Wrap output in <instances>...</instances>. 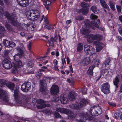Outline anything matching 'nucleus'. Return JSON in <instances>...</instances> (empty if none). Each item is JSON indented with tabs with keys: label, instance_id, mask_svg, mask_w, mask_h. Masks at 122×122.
Wrapping results in <instances>:
<instances>
[{
	"label": "nucleus",
	"instance_id": "obj_59",
	"mask_svg": "<svg viewBox=\"0 0 122 122\" xmlns=\"http://www.w3.org/2000/svg\"><path fill=\"white\" fill-rule=\"evenodd\" d=\"M4 2L5 4L8 5L10 3V0H4Z\"/></svg>",
	"mask_w": 122,
	"mask_h": 122
},
{
	"label": "nucleus",
	"instance_id": "obj_50",
	"mask_svg": "<svg viewBox=\"0 0 122 122\" xmlns=\"http://www.w3.org/2000/svg\"><path fill=\"white\" fill-rule=\"evenodd\" d=\"M27 65L29 66L30 67H32L33 66V61L31 60H29L27 62Z\"/></svg>",
	"mask_w": 122,
	"mask_h": 122
},
{
	"label": "nucleus",
	"instance_id": "obj_60",
	"mask_svg": "<svg viewBox=\"0 0 122 122\" xmlns=\"http://www.w3.org/2000/svg\"><path fill=\"white\" fill-rule=\"evenodd\" d=\"M51 79V78L49 77H46V78L45 80H44L46 81V83L49 82V83L50 82V80Z\"/></svg>",
	"mask_w": 122,
	"mask_h": 122
},
{
	"label": "nucleus",
	"instance_id": "obj_2",
	"mask_svg": "<svg viewBox=\"0 0 122 122\" xmlns=\"http://www.w3.org/2000/svg\"><path fill=\"white\" fill-rule=\"evenodd\" d=\"M40 16L39 12L37 10H29L27 12L26 16L29 19L32 20H37Z\"/></svg>",
	"mask_w": 122,
	"mask_h": 122
},
{
	"label": "nucleus",
	"instance_id": "obj_49",
	"mask_svg": "<svg viewBox=\"0 0 122 122\" xmlns=\"http://www.w3.org/2000/svg\"><path fill=\"white\" fill-rule=\"evenodd\" d=\"M111 61V58L110 57L108 58L105 61L104 64L105 66H107V65H109Z\"/></svg>",
	"mask_w": 122,
	"mask_h": 122
},
{
	"label": "nucleus",
	"instance_id": "obj_9",
	"mask_svg": "<svg viewBox=\"0 0 122 122\" xmlns=\"http://www.w3.org/2000/svg\"><path fill=\"white\" fill-rule=\"evenodd\" d=\"M22 62H17L14 64V66L11 72L13 73H16L18 72L20 69V66L22 65Z\"/></svg>",
	"mask_w": 122,
	"mask_h": 122
},
{
	"label": "nucleus",
	"instance_id": "obj_3",
	"mask_svg": "<svg viewBox=\"0 0 122 122\" xmlns=\"http://www.w3.org/2000/svg\"><path fill=\"white\" fill-rule=\"evenodd\" d=\"M85 27L87 28H90L91 27L92 28L94 29V28L93 26H94L95 27L98 28V25L97 23H98V24L99 25L100 24V20L98 19L97 21V22H95L94 21H92L91 22L89 20H86L85 22Z\"/></svg>",
	"mask_w": 122,
	"mask_h": 122
},
{
	"label": "nucleus",
	"instance_id": "obj_5",
	"mask_svg": "<svg viewBox=\"0 0 122 122\" xmlns=\"http://www.w3.org/2000/svg\"><path fill=\"white\" fill-rule=\"evenodd\" d=\"M110 86L108 83L107 82L103 83L101 86V91L105 94H109L110 93Z\"/></svg>",
	"mask_w": 122,
	"mask_h": 122
},
{
	"label": "nucleus",
	"instance_id": "obj_52",
	"mask_svg": "<svg viewBox=\"0 0 122 122\" xmlns=\"http://www.w3.org/2000/svg\"><path fill=\"white\" fill-rule=\"evenodd\" d=\"M59 98L58 97L56 96L53 98L52 100L53 102H56L59 101Z\"/></svg>",
	"mask_w": 122,
	"mask_h": 122
},
{
	"label": "nucleus",
	"instance_id": "obj_8",
	"mask_svg": "<svg viewBox=\"0 0 122 122\" xmlns=\"http://www.w3.org/2000/svg\"><path fill=\"white\" fill-rule=\"evenodd\" d=\"M36 102L38 104L37 108L38 109H41L46 107H49L50 105L49 104H46V102L41 99H39L36 101Z\"/></svg>",
	"mask_w": 122,
	"mask_h": 122
},
{
	"label": "nucleus",
	"instance_id": "obj_32",
	"mask_svg": "<svg viewBox=\"0 0 122 122\" xmlns=\"http://www.w3.org/2000/svg\"><path fill=\"white\" fill-rule=\"evenodd\" d=\"M94 40H96L98 41L97 42H98V41H100L102 39V36L98 34L94 35Z\"/></svg>",
	"mask_w": 122,
	"mask_h": 122
},
{
	"label": "nucleus",
	"instance_id": "obj_10",
	"mask_svg": "<svg viewBox=\"0 0 122 122\" xmlns=\"http://www.w3.org/2000/svg\"><path fill=\"white\" fill-rule=\"evenodd\" d=\"M31 86L30 82H27L24 83L21 85V90L24 92H27L30 89Z\"/></svg>",
	"mask_w": 122,
	"mask_h": 122
},
{
	"label": "nucleus",
	"instance_id": "obj_44",
	"mask_svg": "<svg viewBox=\"0 0 122 122\" xmlns=\"http://www.w3.org/2000/svg\"><path fill=\"white\" fill-rule=\"evenodd\" d=\"M5 26L9 31L11 32L12 31L13 29L10 25L8 24H6Z\"/></svg>",
	"mask_w": 122,
	"mask_h": 122
},
{
	"label": "nucleus",
	"instance_id": "obj_64",
	"mask_svg": "<svg viewBox=\"0 0 122 122\" xmlns=\"http://www.w3.org/2000/svg\"><path fill=\"white\" fill-rule=\"evenodd\" d=\"M32 46V44L31 42H30L28 46V48L29 50L30 51L31 50V47Z\"/></svg>",
	"mask_w": 122,
	"mask_h": 122
},
{
	"label": "nucleus",
	"instance_id": "obj_39",
	"mask_svg": "<svg viewBox=\"0 0 122 122\" xmlns=\"http://www.w3.org/2000/svg\"><path fill=\"white\" fill-rule=\"evenodd\" d=\"M81 5L82 7H83L86 8L88 7H89V4L85 2H82L81 4Z\"/></svg>",
	"mask_w": 122,
	"mask_h": 122
},
{
	"label": "nucleus",
	"instance_id": "obj_31",
	"mask_svg": "<svg viewBox=\"0 0 122 122\" xmlns=\"http://www.w3.org/2000/svg\"><path fill=\"white\" fill-rule=\"evenodd\" d=\"M81 31L82 34L84 35H86L87 34L89 33L90 32V31L88 29H82L81 30Z\"/></svg>",
	"mask_w": 122,
	"mask_h": 122
},
{
	"label": "nucleus",
	"instance_id": "obj_1",
	"mask_svg": "<svg viewBox=\"0 0 122 122\" xmlns=\"http://www.w3.org/2000/svg\"><path fill=\"white\" fill-rule=\"evenodd\" d=\"M19 92L17 89L14 90V97L16 102L18 104H21L23 101H25L26 103H29L30 98L29 95H22L20 96H19Z\"/></svg>",
	"mask_w": 122,
	"mask_h": 122
},
{
	"label": "nucleus",
	"instance_id": "obj_25",
	"mask_svg": "<svg viewBox=\"0 0 122 122\" xmlns=\"http://www.w3.org/2000/svg\"><path fill=\"white\" fill-rule=\"evenodd\" d=\"M6 85L11 90L14 89L15 86L14 83L11 82H7Z\"/></svg>",
	"mask_w": 122,
	"mask_h": 122
},
{
	"label": "nucleus",
	"instance_id": "obj_6",
	"mask_svg": "<svg viewBox=\"0 0 122 122\" xmlns=\"http://www.w3.org/2000/svg\"><path fill=\"white\" fill-rule=\"evenodd\" d=\"M84 51L87 55H92L95 53L94 49L92 46L86 44L84 45Z\"/></svg>",
	"mask_w": 122,
	"mask_h": 122
},
{
	"label": "nucleus",
	"instance_id": "obj_58",
	"mask_svg": "<svg viewBox=\"0 0 122 122\" xmlns=\"http://www.w3.org/2000/svg\"><path fill=\"white\" fill-rule=\"evenodd\" d=\"M55 117H60V118H61V115L58 112L56 113L55 114Z\"/></svg>",
	"mask_w": 122,
	"mask_h": 122
},
{
	"label": "nucleus",
	"instance_id": "obj_51",
	"mask_svg": "<svg viewBox=\"0 0 122 122\" xmlns=\"http://www.w3.org/2000/svg\"><path fill=\"white\" fill-rule=\"evenodd\" d=\"M90 17L91 19L94 20L97 19L98 17L95 15L94 14L92 13L91 14Z\"/></svg>",
	"mask_w": 122,
	"mask_h": 122
},
{
	"label": "nucleus",
	"instance_id": "obj_33",
	"mask_svg": "<svg viewBox=\"0 0 122 122\" xmlns=\"http://www.w3.org/2000/svg\"><path fill=\"white\" fill-rule=\"evenodd\" d=\"M4 15L6 18H7L8 19L9 21L13 17V16H11L10 14L7 11L5 12Z\"/></svg>",
	"mask_w": 122,
	"mask_h": 122
},
{
	"label": "nucleus",
	"instance_id": "obj_57",
	"mask_svg": "<svg viewBox=\"0 0 122 122\" xmlns=\"http://www.w3.org/2000/svg\"><path fill=\"white\" fill-rule=\"evenodd\" d=\"M44 112L46 114L51 113V111L50 110L47 109H45L44 111Z\"/></svg>",
	"mask_w": 122,
	"mask_h": 122
},
{
	"label": "nucleus",
	"instance_id": "obj_43",
	"mask_svg": "<svg viewBox=\"0 0 122 122\" xmlns=\"http://www.w3.org/2000/svg\"><path fill=\"white\" fill-rule=\"evenodd\" d=\"M88 62V61H86L85 58L81 60L80 63L82 65L86 66L89 64Z\"/></svg>",
	"mask_w": 122,
	"mask_h": 122
},
{
	"label": "nucleus",
	"instance_id": "obj_53",
	"mask_svg": "<svg viewBox=\"0 0 122 122\" xmlns=\"http://www.w3.org/2000/svg\"><path fill=\"white\" fill-rule=\"evenodd\" d=\"M75 19L76 20H82L84 19L83 17L81 16H76L75 18Z\"/></svg>",
	"mask_w": 122,
	"mask_h": 122
},
{
	"label": "nucleus",
	"instance_id": "obj_12",
	"mask_svg": "<svg viewBox=\"0 0 122 122\" xmlns=\"http://www.w3.org/2000/svg\"><path fill=\"white\" fill-rule=\"evenodd\" d=\"M50 92L51 94L52 95H57L59 92V88L58 86L56 85L52 86L51 88Z\"/></svg>",
	"mask_w": 122,
	"mask_h": 122
},
{
	"label": "nucleus",
	"instance_id": "obj_48",
	"mask_svg": "<svg viewBox=\"0 0 122 122\" xmlns=\"http://www.w3.org/2000/svg\"><path fill=\"white\" fill-rule=\"evenodd\" d=\"M91 9L93 12L95 13L97 12V9L96 6L93 5L91 7Z\"/></svg>",
	"mask_w": 122,
	"mask_h": 122
},
{
	"label": "nucleus",
	"instance_id": "obj_7",
	"mask_svg": "<svg viewBox=\"0 0 122 122\" xmlns=\"http://www.w3.org/2000/svg\"><path fill=\"white\" fill-rule=\"evenodd\" d=\"M16 49L17 50L19 51V52L14 56V59L15 61L14 62V64H15V63L17 62H21L19 59L23 54V51L21 50L20 49L19 47H17Z\"/></svg>",
	"mask_w": 122,
	"mask_h": 122
},
{
	"label": "nucleus",
	"instance_id": "obj_34",
	"mask_svg": "<svg viewBox=\"0 0 122 122\" xmlns=\"http://www.w3.org/2000/svg\"><path fill=\"white\" fill-rule=\"evenodd\" d=\"M85 59L87 61H88V64H89L92 60L93 56L91 55H88L87 57Z\"/></svg>",
	"mask_w": 122,
	"mask_h": 122
},
{
	"label": "nucleus",
	"instance_id": "obj_27",
	"mask_svg": "<svg viewBox=\"0 0 122 122\" xmlns=\"http://www.w3.org/2000/svg\"><path fill=\"white\" fill-rule=\"evenodd\" d=\"M93 109H95L98 115L102 113V110L101 108L100 107L98 106V107H96V106H94L92 107Z\"/></svg>",
	"mask_w": 122,
	"mask_h": 122
},
{
	"label": "nucleus",
	"instance_id": "obj_62",
	"mask_svg": "<svg viewBox=\"0 0 122 122\" xmlns=\"http://www.w3.org/2000/svg\"><path fill=\"white\" fill-rule=\"evenodd\" d=\"M46 28L48 30H51V25L48 24L46 25L45 26Z\"/></svg>",
	"mask_w": 122,
	"mask_h": 122
},
{
	"label": "nucleus",
	"instance_id": "obj_23",
	"mask_svg": "<svg viewBox=\"0 0 122 122\" xmlns=\"http://www.w3.org/2000/svg\"><path fill=\"white\" fill-rule=\"evenodd\" d=\"M95 67V66L94 65H92L90 66L87 71V75L89 76L92 75L93 70Z\"/></svg>",
	"mask_w": 122,
	"mask_h": 122
},
{
	"label": "nucleus",
	"instance_id": "obj_35",
	"mask_svg": "<svg viewBox=\"0 0 122 122\" xmlns=\"http://www.w3.org/2000/svg\"><path fill=\"white\" fill-rule=\"evenodd\" d=\"M29 4V2L28 0H24L19 5L23 7H25L27 6Z\"/></svg>",
	"mask_w": 122,
	"mask_h": 122
},
{
	"label": "nucleus",
	"instance_id": "obj_36",
	"mask_svg": "<svg viewBox=\"0 0 122 122\" xmlns=\"http://www.w3.org/2000/svg\"><path fill=\"white\" fill-rule=\"evenodd\" d=\"M83 44L82 43H78L77 46V50L79 51H80L83 50Z\"/></svg>",
	"mask_w": 122,
	"mask_h": 122
},
{
	"label": "nucleus",
	"instance_id": "obj_24",
	"mask_svg": "<svg viewBox=\"0 0 122 122\" xmlns=\"http://www.w3.org/2000/svg\"><path fill=\"white\" fill-rule=\"evenodd\" d=\"M100 3L102 5L104 8H106L108 10H109V9L106 3L104 0H100Z\"/></svg>",
	"mask_w": 122,
	"mask_h": 122
},
{
	"label": "nucleus",
	"instance_id": "obj_46",
	"mask_svg": "<svg viewBox=\"0 0 122 122\" xmlns=\"http://www.w3.org/2000/svg\"><path fill=\"white\" fill-rule=\"evenodd\" d=\"M108 72V71L107 69H103L102 71V74L104 76H106Z\"/></svg>",
	"mask_w": 122,
	"mask_h": 122
},
{
	"label": "nucleus",
	"instance_id": "obj_41",
	"mask_svg": "<svg viewBox=\"0 0 122 122\" xmlns=\"http://www.w3.org/2000/svg\"><path fill=\"white\" fill-rule=\"evenodd\" d=\"M40 86H46L47 83H46V81L44 80H41L40 81Z\"/></svg>",
	"mask_w": 122,
	"mask_h": 122
},
{
	"label": "nucleus",
	"instance_id": "obj_21",
	"mask_svg": "<svg viewBox=\"0 0 122 122\" xmlns=\"http://www.w3.org/2000/svg\"><path fill=\"white\" fill-rule=\"evenodd\" d=\"M84 37L87 38V41L89 42H91L94 40V35L91 34H88L84 36Z\"/></svg>",
	"mask_w": 122,
	"mask_h": 122
},
{
	"label": "nucleus",
	"instance_id": "obj_30",
	"mask_svg": "<svg viewBox=\"0 0 122 122\" xmlns=\"http://www.w3.org/2000/svg\"><path fill=\"white\" fill-rule=\"evenodd\" d=\"M5 32V28L2 26H0V36L1 37L3 36Z\"/></svg>",
	"mask_w": 122,
	"mask_h": 122
},
{
	"label": "nucleus",
	"instance_id": "obj_45",
	"mask_svg": "<svg viewBox=\"0 0 122 122\" xmlns=\"http://www.w3.org/2000/svg\"><path fill=\"white\" fill-rule=\"evenodd\" d=\"M46 86H40V91L41 92H45L47 89Z\"/></svg>",
	"mask_w": 122,
	"mask_h": 122
},
{
	"label": "nucleus",
	"instance_id": "obj_14",
	"mask_svg": "<svg viewBox=\"0 0 122 122\" xmlns=\"http://www.w3.org/2000/svg\"><path fill=\"white\" fill-rule=\"evenodd\" d=\"M80 117L81 118L80 119V120L82 121H83L84 119L85 120H90L92 119V117L88 115L86 112L81 113L80 115Z\"/></svg>",
	"mask_w": 122,
	"mask_h": 122
},
{
	"label": "nucleus",
	"instance_id": "obj_38",
	"mask_svg": "<svg viewBox=\"0 0 122 122\" xmlns=\"http://www.w3.org/2000/svg\"><path fill=\"white\" fill-rule=\"evenodd\" d=\"M51 2L49 1H45L44 5H45L46 8V9L48 10L49 9V7L48 6H49L51 5Z\"/></svg>",
	"mask_w": 122,
	"mask_h": 122
},
{
	"label": "nucleus",
	"instance_id": "obj_28",
	"mask_svg": "<svg viewBox=\"0 0 122 122\" xmlns=\"http://www.w3.org/2000/svg\"><path fill=\"white\" fill-rule=\"evenodd\" d=\"M8 81L4 79H0V87L4 86L6 85Z\"/></svg>",
	"mask_w": 122,
	"mask_h": 122
},
{
	"label": "nucleus",
	"instance_id": "obj_16",
	"mask_svg": "<svg viewBox=\"0 0 122 122\" xmlns=\"http://www.w3.org/2000/svg\"><path fill=\"white\" fill-rule=\"evenodd\" d=\"M118 112L115 114V116L116 119H122V108H120L118 109Z\"/></svg>",
	"mask_w": 122,
	"mask_h": 122
},
{
	"label": "nucleus",
	"instance_id": "obj_17",
	"mask_svg": "<svg viewBox=\"0 0 122 122\" xmlns=\"http://www.w3.org/2000/svg\"><path fill=\"white\" fill-rule=\"evenodd\" d=\"M9 22L12 25L15 27H17L20 25L19 23L17 21L16 19L14 17H13V18L11 19Z\"/></svg>",
	"mask_w": 122,
	"mask_h": 122
},
{
	"label": "nucleus",
	"instance_id": "obj_55",
	"mask_svg": "<svg viewBox=\"0 0 122 122\" xmlns=\"http://www.w3.org/2000/svg\"><path fill=\"white\" fill-rule=\"evenodd\" d=\"M116 7L117 9L118 12H121V10L122 8L121 6L117 5H116Z\"/></svg>",
	"mask_w": 122,
	"mask_h": 122
},
{
	"label": "nucleus",
	"instance_id": "obj_13",
	"mask_svg": "<svg viewBox=\"0 0 122 122\" xmlns=\"http://www.w3.org/2000/svg\"><path fill=\"white\" fill-rule=\"evenodd\" d=\"M2 64L4 67L6 69H10L12 67L10 61L9 60L5 59L3 62Z\"/></svg>",
	"mask_w": 122,
	"mask_h": 122
},
{
	"label": "nucleus",
	"instance_id": "obj_22",
	"mask_svg": "<svg viewBox=\"0 0 122 122\" xmlns=\"http://www.w3.org/2000/svg\"><path fill=\"white\" fill-rule=\"evenodd\" d=\"M68 97L70 100L71 101H73L76 99V96L74 92L72 91L69 92Z\"/></svg>",
	"mask_w": 122,
	"mask_h": 122
},
{
	"label": "nucleus",
	"instance_id": "obj_18",
	"mask_svg": "<svg viewBox=\"0 0 122 122\" xmlns=\"http://www.w3.org/2000/svg\"><path fill=\"white\" fill-rule=\"evenodd\" d=\"M82 107L80 102H76L75 104H72L70 106V107L71 108L77 109H80Z\"/></svg>",
	"mask_w": 122,
	"mask_h": 122
},
{
	"label": "nucleus",
	"instance_id": "obj_26",
	"mask_svg": "<svg viewBox=\"0 0 122 122\" xmlns=\"http://www.w3.org/2000/svg\"><path fill=\"white\" fill-rule=\"evenodd\" d=\"M109 5L111 9L114 11L115 10L114 2L112 0H110L109 2Z\"/></svg>",
	"mask_w": 122,
	"mask_h": 122
},
{
	"label": "nucleus",
	"instance_id": "obj_19",
	"mask_svg": "<svg viewBox=\"0 0 122 122\" xmlns=\"http://www.w3.org/2000/svg\"><path fill=\"white\" fill-rule=\"evenodd\" d=\"M94 43L97 46L96 48L97 52L100 51L102 48V43H100L99 42H97L96 41H94Z\"/></svg>",
	"mask_w": 122,
	"mask_h": 122
},
{
	"label": "nucleus",
	"instance_id": "obj_63",
	"mask_svg": "<svg viewBox=\"0 0 122 122\" xmlns=\"http://www.w3.org/2000/svg\"><path fill=\"white\" fill-rule=\"evenodd\" d=\"M10 51L9 50H6L5 51V55L6 56H8L9 54Z\"/></svg>",
	"mask_w": 122,
	"mask_h": 122
},
{
	"label": "nucleus",
	"instance_id": "obj_40",
	"mask_svg": "<svg viewBox=\"0 0 122 122\" xmlns=\"http://www.w3.org/2000/svg\"><path fill=\"white\" fill-rule=\"evenodd\" d=\"M88 9L87 8H82L79 10V12H81L83 14H86L88 12Z\"/></svg>",
	"mask_w": 122,
	"mask_h": 122
},
{
	"label": "nucleus",
	"instance_id": "obj_37",
	"mask_svg": "<svg viewBox=\"0 0 122 122\" xmlns=\"http://www.w3.org/2000/svg\"><path fill=\"white\" fill-rule=\"evenodd\" d=\"M119 82V81L118 77L117 76H116L115 79V80L113 81V83L114 85L116 86V88H118V84Z\"/></svg>",
	"mask_w": 122,
	"mask_h": 122
},
{
	"label": "nucleus",
	"instance_id": "obj_11",
	"mask_svg": "<svg viewBox=\"0 0 122 122\" xmlns=\"http://www.w3.org/2000/svg\"><path fill=\"white\" fill-rule=\"evenodd\" d=\"M0 99L4 102H8L9 100V97L5 95L4 91L1 89H0Z\"/></svg>",
	"mask_w": 122,
	"mask_h": 122
},
{
	"label": "nucleus",
	"instance_id": "obj_29",
	"mask_svg": "<svg viewBox=\"0 0 122 122\" xmlns=\"http://www.w3.org/2000/svg\"><path fill=\"white\" fill-rule=\"evenodd\" d=\"M80 102L82 106H84L88 103V100L87 99H82Z\"/></svg>",
	"mask_w": 122,
	"mask_h": 122
},
{
	"label": "nucleus",
	"instance_id": "obj_54",
	"mask_svg": "<svg viewBox=\"0 0 122 122\" xmlns=\"http://www.w3.org/2000/svg\"><path fill=\"white\" fill-rule=\"evenodd\" d=\"M28 28L29 29V30L30 31H32L34 29V27L33 25H30L28 27Z\"/></svg>",
	"mask_w": 122,
	"mask_h": 122
},
{
	"label": "nucleus",
	"instance_id": "obj_20",
	"mask_svg": "<svg viewBox=\"0 0 122 122\" xmlns=\"http://www.w3.org/2000/svg\"><path fill=\"white\" fill-rule=\"evenodd\" d=\"M60 100L61 103L63 104H66L68 101V99L66 97L65 95L64 96L61 95L60 97Z\"/></svg>",
	"mask_w": 122,
	"mask_h": 122
},
{
	"label": "nucleus",
	"instance_id": "obj_61",
	"mask_svg": "<svg viewBox=\"0 0 122 122\" xmlns=\"http://www.w3.org/2000/svg\"><path fill=\"white\" fill-rule=\"evenodd\" d=\"M86 89L85 88H84V89H83L82 91V94L84 95L86 94Z\"/></svg>",
	"mask_w": 122,
	"mask_h": 122
},
{
	"label": "nucleus",
	"instance_id": "obj_47",
	"mask_svg": "<svg viewBox=\"0 0 122 122\" xmlns=\"http://www.w3.org/2000/svg\"><path fill=\"white\" fill-rule=\"evenodd\" d=\"M94 64L93 65L95 66H98L100 63V61L98 59H95L94 61Z\"/></svg>",
	"mask_w": 122,
	"mask_h": 122
},
{
	"label": "nucleus",
	"instance_id": "obj_56",
	"mask_svg": "<svg viewBox=\"0 0 122 122\" xmlns=\"http://www.w3.org/2000/svg\"><path fill=\"white\" fill-rule=\"evenodd\" d=\"M108 103L109 105L113 107H115L116 106V104L115 103H113L111 102H108Z\"/></svg>",
	"mask_w": 122,
	"mask_h": 122
},
{
	"label": "nucleus",
	"instance_id": "obj_15",
	"mask_svg": "<svg viewBox=\"0 0 122 122\" xmlns=\"http://www.w3.org/2000/svg\"><path fill=\"white\" fill-rule=\"evenodd\" d=\"M3 42L4 45L6 47H13L15 46V44L14 42L7 40H4Z\"/></svg>",
	"mask_w": 122,
	"mask_h": 122
},
{
	"label": "nucleus",
	"instance_id": "obj_4",
	"mask_svg": "<svg viewBox=\"0 0 122 122\" xmlns=\"http://www.w3.org/2000/svg\"><path fill=\"white\" fill-rule=\"evenodd\" d=\"M56 110L58 112L67 114L69 117L72 118H73L75 117V115L73 112L67 109L59 107L57 108Z\"/></svg>",
	"mask_w": 122,
	"mask_h": 122
},
{
	"label": "nucleus",
	"instance_id": "obj_42",
	"mask_svg": "<svg viewBox=\"0 0 122 122\" xmlns=\"http://www.w3.org/2000/svg\"><path fill=\"white\" fill-rule=\"evenodd\" d=\"M95 109V110L94 109L92 110L91 109H90V110H91L92 111H90V112L92 116H97L98 115L97 111L96 109Z\"/></svg>",
	"mask_w": 122,
	"mask_h": 122
}]
</instances>
